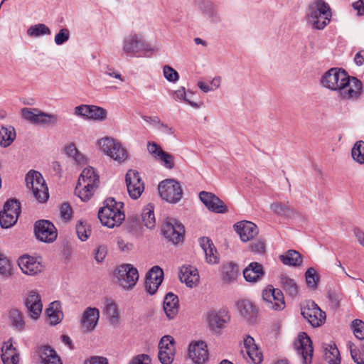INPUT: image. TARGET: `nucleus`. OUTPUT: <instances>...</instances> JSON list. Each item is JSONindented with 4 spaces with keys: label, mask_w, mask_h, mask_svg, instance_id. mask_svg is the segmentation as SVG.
<instances>
[{
    "label": "nucleus",
    "mask_w": 364,
    "mask_h": 364,
    "mask_svg": "<svg viewBox=\"0 0 364 364\" xmlns=\"http://www.w3.org/2000/svg\"><path fill=\"white\" fill-rule=\"evenodd\" d=\"M123 203L117 202L114 198H107L103 207L98 211V218L102 225L109 228L119 226L125 219Z\"/></svg>",
    "instance_id": "3"
},
{
    "label": "nucleus",
    "mask_w": 364,
    "mask_h": 364,
    "mask_svg": "<svg viewBox=\"0 0 364 364\" xmlns=\"http://www.w3.org/2000/svg\"><path fill=\"white\" fill-rule=\"evenodd\" d=\"M351 328L355 336L360 339H364V322L360 319H355L352 321Z\"/></svg>",
    "instance_id": "53"
},
{
    "label": "nucleus",
    "mask_w": 364,
    "mask_h": 364,
    "mask_svg": "<svg viewBox=\"0 0 364 364\" xmlns=\"http://www.w3.org/2000/svg\"><path fill=\"white\" fill-rule=\"evenodd\" d=\"M24 305L28 316L33 320L38 319L42 313L43 304L41 297L36 291H28L24 299Z\"/></svg>",
    "instance_id": "17"
},
{
    "label": "nucleus",
    "mask_w": 364,
    "mask_h": 364,
    "mask_svg": "<svg viewBox=\"0 0 364 364\" xmlns=\"http://www.w3.org/2000/svg\"><path fill=\"white\" fill-rule=\"evenodd\" d=\"M200 245L203 249L206 262L209 264H216L219 261L218 252L213 242L208 237H203L200 239Z\"/></svg>",
    "instance_id": "29"
},
{
    "label": "nucleus",
    "mask_w": 364,
    "mask_h": 364,
    "mask_svg": "<svg viewBox=\"0 0 364 364\" xmlns=\"http://www.w3.org/2000/svg\"><path fill=\"white\" fill-rule=\"evenodd\" d=\"M126 184L129 196L139 198L144 191V183L138 171L129 170L126 174Z\"/></svg>",
    "instance_id": "18"
},
{
    "label": "nucleus",
    "mask_w": 364,
    "mask_h": 364,
    "mask_svg": "<svg viewBox=\"0 0 364 364\" xmlns=\"http://www.w3.org/2000/svg\"><path fill=\"white\" fill-rule=\"evenodd\" d=\"M34 233L39 241L45 243L54 242L58 236L56 228L52 223L46 220H41L36 222Z\"/></svg>",
    "instance_id": "13"
},
{
    "label": "nucleus",
    "mask_w": 364,
    "mask_h": 364,
    "mask_svg": "<svg viewBox=\"0 0 364 364\" xmlns=\"http://www.w3.org/2000/svg\"><path fill=\"white\" fill-rule=\"evenodd\" d=\"M18 264L22 272L28 275L34 276L43 270V265L37 258L23 255L18 259Z\"/></svg>",
    "instance_id": "23"
},
{
    "label": "nucleus",
    "mask_w": 364,
    "mask_h": 364,
    "mask_svg": "<svg viewBox=\"0 0 364 364\" xmlns=\"http://www.w3.org/2000/svg\"><path fill=\"white\" fill-rule=\"evenodd\" d=\"M305 277L307 286L311 289H316L319 277L315 269L313 267L309 268L305 273Z\"/></svg>",
    "instance_id": "50"
},
{
    "label": "nucleus",
    "mask_w": 364,
    "mask_h": 364,
    "mask_svg": "<svg viewBox=\"0 0 364 364\" xmlns=\"http://www.w3.org/2000/svg\"><path fill=\"white\" fill-rule=\"evenodd\" d=\"M353 159L359 164H364V141H357L352 149Z\"/></svg>",
    "instance_id": "48"
},
{
    "label": "nucleus",
    "mask_w": 364,
    "mask_h": 364,
    "mask_svg": "<svg viewBox=\"0 0 364 364\" xmlns=\"http://www.w3.org/2000/svg\"><path fill=\"white\" fill-rule=\"evenodd\" d=\"M236 232L242 241L247 242L252 240L258 234L257 225L250 221L243 220L234 225Z\"/></svg>",
    "instance_id": "24"
},
{
    "label": "nucleus",
    "mask_w": 364,
    "mask_h": 364,
    "mask_svg": "<svg viewBox=\"0 0 364 364\" xmlns=\"http://www.w3.org/2000/svg\"><path fill=\"white\" fill-rule=\"evenodd\" d=\"M16 138V132L13 127L0 128V146L7 147Z\"/></svg>",
    "instance_id": "38"
},
{
    "label": "nucleus",
    "mask_w": 364,
    "mask_h": 364,
    "mask_svg": "<svg viewBox=\"0 0 364 364\" xmlns=\"http://www.w3.org/2000/svg\"><path fill=\"white\" fill-rule=\"evenodd\" d=\"M50 29L44 23H38L30 26L27 30V35L32 38H38L45 35H50Z\"/></svg>",
    "instance_id": "43"
},
{
    "label": "nucleus",
    "mask_w": 364,
    "mask_h": 364,
    "mask_svg": "<svg viewBox=\"0 0 364 364\" xmlns=\"http://www.w3.org/2000/svg\"><path fill=\"white\" fill-rule=\"evenodd\" d=\"M321 84L325 88L338 92L343 100L357 99L363 90L360 80L349 76L345 70L338 68L326 71L321 77Z\"/></svg>",
    "instance_id": "1"
},
{
    "label": "nucleus",
    "mask_w": 364,
    "mask_h": 364,
    "mask_svg": "<svg viewBox=\"0 0 364 364\" xmlns=\"http://www.w3.org/2000/svg\"><path fill=\"white\" fill-rule=\"evenodd\" d=\"M243 275L247 282H256L264 275L263 266L256 262H251L243 271Z\"/></svg>",
    "instance_id": "27"
},
{
    "label": "nucleus",
    "mask_w": 364,
    "mask_h": 364,
    "mask_svg": "<svg viewBox=\"0 0 364 364\" xmlns=\"http://www.w3.org/2000/svg\"><path fill=\"white\" fill-rule=\"evenodd\" d=\"M237 309L240 314L247 320L251 321L256 317L257 311L253 304L247 299L237 302Z\"/></svg>",
    "instance_id": "34"
},
{
    "label": "nucleus",
    "mask_w": 364,
    "mask_h": 364,
    "mask_svg": "<svg viewBox=\"0 0 364 364\" xmlns=\"http://www.w3.org/2000/svg\"><path fill=\"white\" fill-rule=\"evenodd\" d=\"M164 77L169 82H175L178 80V73L169 65H165L163 68Z\"/></svg>",
    "instance_id": "58"
},
{
    "label": "nucleus",
    "mask_w": 364,
    "mask_h": 364,
    "mask_svg": "<svg viewBox=\"0 0 364 364\" xmlns=\"http://www.w3.org/2000/svg\"><path fill=\"white\" fill-rule=\"evenodd\" d=\"M41 358L43 364H62L56 352L49 346L43 348Z\"/></svg>",
    "instance_id": "40"
},
{
    "label": "nucleus",
    "mask_w": 364,
    "mask_h": 364,
    "mask_svg": "<svg viewBox=\"0 0 364 364\" xmlns=\"http://www.w3.org/2000/svg\"><path fill=\"white\" fill-rule=\"evenodd\" d=\"M280 284L282 288L289 296L291 298L296 296L298 294V286L293 279L287 275H282L280 277Z\"/></svg>",
    "instance_id": "35"
},
{
    "label": "nucleus",
    "mask_w": 364,
    "mask_h": 364,
    "mask_svg": "<svg viewBox=\"0 0 364 364\" xmlns=\"http://www.w3.org/2000/svg\"><path fill=\"white\" fill-rule=\"evenodd\" d=\"M238 275V267L234 263L224 264L222 268V279L224 282H233Z\"/></svg>",
    "instance_id": "36"
},
{
    "label": "nucleus",
    "mask_w": 364,
    "mask_h": 364,
    "mask_svg": "<svg viewBox=\"0 0 364 364\" xmlns=\"http://www.w3.org/2000/svg\"><path fill=\"white\" fill-rule=\"evenodd\" d=\"M100 183V176L92 167L85 168L81 173L75 194L82 200L87 201L93 196Z\"/></svg>",
    "instance_id": "4"
},
{
    "label": "nucleus",
    "mask_w": 364,
    "mask_h": 364,
    "mask_svg": "<svg viewBox=\"0 0 364 364\" xmlns=\"http://www.w3.org/2000/svg\"><path fill=\"white\" fill-rule=\"evenodd\" d=\"M1 360L4 364H17L18 362V354L13 347L12 343H5L1 348Z\"/></svg>",
    "instance_id": "33"
},
{
    "label": "nucleus",
    "mask_w": 364,
    "mask_h": 364,
    "mask_svg": "<svg viewBox=\"0 0 364 364\" xmlns=\"http://www.w3.org/2000/svg\"><path fill=\"white\" fill-rule=\"evenodd\" d=\"M189 358L195 364H204L209 358L206 343L202 341H194L188 347Z\"/></svg>",
    "instance_id": "20"
},
{
    "label": "nucleus",
    "mask_w": 364,
    "mask_h": 364,
    "mask_svg": "<svg viewBox=\"0 0 364 364\" xmlns=\"http://www.w3.org/2000/svg\"><path fill=\"white\" fill-rule=\"evenodd\" d=\"M26 187L32 191L33 196L40 203H45L49 197L48 188L41 173L30 171L26 176Z\"/></svg>",
    "instance_id": "5"
},
{
    "label": "nucleus",
    "mask_w": 364,
    "mask_h": 364,
    "mask_svg": "<svg viewBox=\"0 0 364 364\" xmlns=\"http://www.w3.org/2000/svg\"><path fill=\"white\" fill-rule=\"evenodd\" d=\"M160 154L156 158L158 161H159L161 164L166 167V168L171 169L174 167L175 163H174V157L164 151H160Z\"/></svg>",
    "instance_id": "52"
},
{
    "label": "nucleus",
    "mask_w": 364,
    "mask_h": 364,
    "mask_svg": "<svg viewBox=\"0 0 364 364\" xmlns=\"http://www.w3.org/2000/svg\"><path fill=\"white\" fill-rule=\"evenodd\" d=\"M18 220L17 215L7 214L0 212V225L2 228H9L16 224Z\"/></svg>",
    "instance_id": "51"
},
{
    "label": "nucleus",
    "mask_w": 364,
    "mask_h": 364,
    "mask_svg": "<svg viewBox=\"0 0 364 364\" xmlns=\"http://www.w3.org/2000/svg\"><path fill=\"white\" fill-rule=\"evenodd\" d=\"M164 310L169 319L173 318L178 312V299L176 295L169 292L164 299Z\"/></svg>",
    "instance_id": "30"
},
{
    "label": "nucleus",
    "mask_w": 364,
    "mask_h": 364,
    "mask_svg": "<svg viewBox=\"0 0 364 364\" xmlns=\"http://www.w3.org/2000/svg\"><path fill=\"white\" fill-rule=\"evenodd\" d=\"M153 49L148 44L142 35L131 33L124 37L121 48V56L130 58L149 57Z\"/></svg>",
    "instance_id": "2"
},
{
    "label": "nucleus",
    "mask_w": 364,
    "mask_h": 364,
    "mask_svg": "<svg viewBox=\"0 0 364 364\" xmlns=\"http://www.w3.org/2000/svg\"><path fill=\"white\" fill-rule=\"evenodd\" d=\"M176 353L175 340L169 335L163 336L159 343V359L161 364H171Z\"/></svg>",
    "instance_id": "14"
},
{
    "label": "nucleus",
    "mask_w": 364,
    "mask_h": 364,
    "mask_svg": "<svg viewBox=\"0 0 364 364\" xmlns=\"http://www.w3.org/2000/svg\"><path fill=\"white\" fill-rule=\"evenodd\" d=\"M99 146L101 151L109 156V154L112 153V149H119V141L109 137H105L99 141Z\"/></svg>",
    "instance_id": "45"
},
{
    "label": "nucleus",
    "mask_w": 364,
    "mask_h": 364,
    "mask_svg": "<svg viewBox=\"0 0 364 364\" xmlns=\"http://www.w3.org/2000/svg\"><path fill=\"white\" fill-rule=\"evenodd\" d=\"M21 112L24 119L34 124L54 126L58 122V117L56 114L47 113L37 108L24 107L21 109Z\"/></svg>",
    "instance_id": "7"
},
{
    "label": "nucleus",
    "mask_w": 364,
    "mask_h": 364,
    "mask_svg": "<svg viewBox=\"0 0 364 364\" xmlns=\"http://www.w3.org/2000/svg\"><path fill=\"white\" fill-rule=\"evenodd\" d=\"M294 348L303 360L304 364L311 363L314 348L310 337L304 332L301 333L294 343Z\"/></svg>",
    "instance_id": "15"
},
{
    "label": "nucleus",
    "mask_w": 364,
    "mask_h": 364,
    "mask_svg": "<svg viewBox=\"0 0 364 364\" xmlns=\"http://www.w3.org/2000/svg\"><path fill=\"white\" fill-rule=\"evenodd\" d=\"M7 214L17 215L18 217L21 213L20 203L16 199L8 200L4 206V210Z\"/></svg>",
    "instance_id": "49"
},
{
    "label": "nucleus",
    "mask_w": 364,
    "mask_h": 364,
    "mask_svg": "<svg viewBox=\"0 0 364 364\" xmlns=\"http://www.w3.org/2000/svg\"><path fill=\"white\" fill-rule=\"evenodd\" d=\"M350 355L352 359L356 364H364V360L361 358L360 354L361 352L359 349H358L353 344L349 345Z\"/></svg>",
    "instance_id": "62"
},
{
    "label": "nucleus",
    "mask_w": 364,
    "mask_h": 364,
    "mask_svg": "<svg viewBox=\"0 0 364 364\" xmlns=\"http://www.w3.org/2000/svg\"><path fill=\"white\" fill-rule=\"evenodd\" d=\"M164 279V272L159 266L153 267L146 275L144 287L147 293L154 294Z\"/></svg>",
    "instance_id": "21"
},
{
    "label": "nucleus",
    "mask_w": 364,
    "mask_h": 364,
    "mask_svg": "<svg viewBox=\"0 0 364 364\" xmlns=\"http://www.w3.org/2000/svg\"><path fill=\"white\" fill-rule=\"evenodd\" d=\"M109 156L115 161L122 162L127 158V153L119 142V149H112V153L109 154Z\"/></svg>",
    "instance_id": "55"
},
{
    "label": "nucleus",
    "mask_w": 364,
    "mask_h": 364,
    "mask_svg": "<svg viewBox=\"0 0 364 364\" xmlns=\"http://www.w3.org/2000/svg\"><path fill=\"white\" fill-rule=\"evenodd\" d=\"M199 198L209 210L216 213L228 212L226 205L214 193L203 191L199 193Z\"/></svg>",
    "instance_id": "22"
},
{
    "label": "nucleus",
    "mask_w": 364,
    "mask_h": 364,
    "mask_svg": "<svg viewBox=\"0 0 364 364\" xmlns=\"http://www.w3.org/2000/svg\"><path fill=\"white\" fill-rule=\"evenodd\" d=\"M66 154L72 157L77 164H82L85 162V156L77 150L75 144L70 143L65 148Z\"/></svg>",
    "instance_id": "47"
},
{
    "label": "nucleus",
    "mask_w": 364,
    "mask_h": 364,
    "mask_svg": "<svg viewBox=\"0 0 364 364\" xmlns=\"http://www.w3.org/2000/svg\"><path fill=\"white\" fill-rule=\"evenodd\" d=\"M262 296L268 309L281 311L286 306L284 294L279 289L269 286L262 291Z\"/></svg>",
    "instance_id": "12"
},
{
    "label": "nucleus",
    "mask_w": 364,
    "mask_h": 364,
    "mask_svg": "<svg viewBox=\"0 0 364 364\" xmlns=\"http://www.w3.org/2000/svg\"><path fill=\"white\" fill-rule=\"evenodd\" d=\"M271 210L277 215H288L289 208L280 203H274L270 205Z\"/></svg>",
    "instance_id": "60"
},
{
    "label": "nucleus",
    "mask_w": 364,
    "mask_h": 364,
    "mask_svg": "<svg viewBox=\"0 0 364 364\" xmlns=\"http://www.w3.org/2000/svg\"><path fill=\"white\" fill-rule=\"evenodd\" d=\"M100 318V311L95 307L87 308L81 318V326L84 331L92 332L97 325Z\"/></svg>",
    "instance_id": "25"
},
{
    "label": "nucleus",
    "mask_w": 364,
    "mask_h": 364,
    "mask_svg": "<svg viewBox=\"0 0 364 364\" xmlns=\"http://www.w3.org/2000/svg\"><path fill=\"white\" fill-rule=\"evenodd\" d=\"M198 7L202 14L211 23H217L221 21V17L217 11L216 6L210 0H200Z\"/></svg>",
    "instance_id": "26"
},
{
    "label": "nucleus",
    "mask_w": 364,
    "mask_h": 364,
    "mask_svg": "<svg viewBox=\"0 0 364 364\" xmlns=\"http://www.w3.org/2000/svg\"><path fill=\"white\" fill-rule=\"evenodd\" d=\"M117 283L124 290L132 289L139 279V272L132 264L119 266L114 272Z\"/></svg>",
    "instance_id": "8"
},
{
    "label": "nucleus",
    "mask_w": 364,
    "mask_h": 364,
    "mask_svg": "<svg viewBox=\"0 0 364 364\" xmlns=\"http://www.w3.org/2000/svg\"><path fill=\"white\" fill-rule=\"evenodd\" d=\"M129 364H151V358L148 355L140 354L134 357Z\"/></svg>",
    "instance_id": "63"
},
{
    "label": "nucleus",
    "mask_w": 364,
    "mask_h": 364,
    "mask_svg": "<svg viewBox=\"0 0 364 364\" xmlns=\"http://www.w3.org/2000/svg\"><path fill=\"white\" fill-rule=\"evenodd\" d=\"M180 279L189 287L196 286L199 282L197 269L192 266H183L180 271Z\"/></svg>",
    "instance_id": "28"
},
{
    "label": "nucleus",
    "mask_w": 364,
    "mask_h": 364,
    "mask_svg": "<svg viewBox=\"0 0 364 364\" xmlns=\"http://www.w3.org/2000/svg\"><path fill=\"white\" fill-rule=\"evenodd\" d=\"M46 312L51 325H56L61 322L63 314L59 301H55L51 302L49 307L46 309Z\"/></svg>",
    "instance_id": "32"
},
{
    "label": "nucleus",
    "mask_w": 364,
    "mask_h": 364,
    "mask_svg": "<svg viewBox=\"0 0 364 364\" xmlns=\"http://www.w3.org/2000/svg\"><path fill=\"white\" fill-rule=\"evenodd\" d=\"M84 364H109L105 357L94 355L85 360Z\"/></svg>",
    "instance_id": "64"
},
{
    "label": "nucleus",
    "mask_w": 364,
    "mask_h": 364,
    "mask_svg": "<svg viewBox=\"0 0 364 364\" xmlns=\"http://www.w3.org/2000/svg\"><path fill=\"white\" fill-rule=\"evenodd\" d=\"M164 236L173 244H178L183 238L185 232L183 225L174 218H168L161 227Z\"/></svg>",
    "instance_id": "11"
},
{
    "label": "nucleus",
    "mask_w": 364,
    "mask_h": 364,
    "mask_svg": "<svg viewBox=\"0 0 364 364\" xmlns=\"http://www.w3.org/2000/svg\"><path fill=\"white\" fill-rule=\"evenodd\" d=\"M301 314L313 327H319L326 321V313L313 301H307L301 308Z\"/></svg>",
    "instance_id": "10"
},
{
    "label": "nucleus",
    "mask_w": 364,
    "mask_h": 364,
    "mask_svg": "<svg viewBox=\"0 0 364 364\" xmlns=\"http://www.w3.org/2000/svg\"><path fill=\"white\" fill-rule=\"evenodd\" d=\"M0 274L9 277L11 274V265L9 259L0 252Z\"/></svg>",
    "instance_id": "56"
},
{
    "label": "nucleus",
    "mask_w": 364,
    "mask_h": 364,
    "mask_svg": "<svg viewBox=\"0 0 364 364\" xmlns=\"http://www.w3.org/2000/svg\"><path fill=\"white\" fill-rule=\"evenodd\" d=\"M76 233L81 241H86L90 235L91 229L86 222L79 220L76 224Z\"/></svg>",
    "instance_id": "46"
},
{
    "label": "nucleus",
    "mask_w": 364,
    "mask_h": 364,
    "mask_svg": "<svg viewBox=\"0 0 364 364\" xmlns=\"http://www.w3.org/2000/svg\"><path fill=\"white\" fill-rule=\"evenodd\" d=\"M102 304V311L107 316L109 322L112 325H116L119 321V313L117 304L114 300L110 298H105Z\"/></svg>",
    "instance_id": "31"
},
{
    "label": "nucleus",
    "mask_w": 364,
    "mask_h": 364,
    "mask_svg": "<svg viewBox=\"0 0 364 364\" xmlns=\"http://www.w3.org/2000/svg\"><path fill=\"white\" fill-rule=\"evenodd\" d=\"M109 156L115 161L122 162L127 158V153L119 142V149H112V153L109 154Z\"/></svg>",
    "instance_id": "54"
},
{
    "label": "nucleus",
    "mask_w": 364,
    "mask_h": 364,
    "mask_svg": "<svg viewBox=\"0 0 364 364\" xmlns=\"http://www.w3.org/2000/svg\"><path fill=\"white\" fill-rule=\"evenodd\" d=\"M230 320V313L225 308L213 310L208 314L210 328L216 333L220 332L223 328H225Z\"/></svg>",
    "instance_id": "16"
},
{
    "label": "nucleus",
    "mask_w": 364,
    "mask_h": 364,
    "mask_svg": "<svg viewBox=\"0 0 364 364\" xmlns=\"http://www.w3.org/2000/svg\"><path fill=\"white\" fill-rule=\"evenodd\" d=\"M331 17L329 6L322 1H318L310 9L309 22L313 28L321 30L330 22Z\"/></svg>",
    "instance_id": "6"
},
{
    "label": "nucleus",
    "mask_w": 364,
    "mask_h": 364,
    "mask_svg": "<svg viewBox=\"0 0 364 364\" xmlns=\"http://www.w3.org/2000/svg\"><path fill=\"white\" fill-rule=\"evenodd\" d=\"M158 189L161 198L170 203H178L183 196L180 183L173 179H166L161 181Z\"/></svg>",
    "instance_id": "9"
},
{
    "label": "nucleus",
    "mask_w": 364,
    "mask_h": 364,
    "mask_svg": "<svg viewBox=\"0 0 364 364\" xmlns=\"http://www.w3.org/2000/svg\"><path fill=\"white\" fill-rule=\"evenodd\" d=\"M9 318L13 326L18 331H23L25 328L26 323L22 313L16 309H11L9 312Z\"/></svg>",
    "instance_id": "42"
},
{
    "label": "nucleus",
    "mask_w": 364,
    "mask_h": 364,
    "mask_svg": "<svg viewBox=\"0 0 364 364\" xmlns=\"http://www.w3.org/2000/svg\"><path fill=\"white\" fill-rule=\"evenodd\" d=\"M107 117V111L95 105H90V112L88 111L87 119L103 121Z\"/></svg>",
    "instance_id": "44"
},
{
    "label": "nucleus",
    "mask_w": 364,
    "mask_h": 364,
    "mask_svg": "<svg viewBox=\"0 0 364 364\" xmlns=\"http://www.w3.org/2000/svg\"><path fill=\"white\" fill-rule=\"evenodd\" d=\"M174 95H175L176 100H183L194 108L199 107V105H198V103L193 102L186 97V90L183 87H181L180 89L177 90L175 92Z\"/></svg>",
    "instance_id": "57"
},
{
    "label": "nucleus",
    "mask_w": 364,
    "mask_h": 364,
    "mask_svg": "<svg viewBox=\"0 0 364 364\" xmlns=\"http://www.w3.org/2000/svg\"><path fill=\"white\" fill-rule=\"evenodd\" d=\"M70 38V31L68 28H61L55 36V43L60 46L68 41Z\"/></svg>",
    "instance_id": "59"
},
{
    "label": "nucleus",
    "mask_w": 364,
    "mask_h": 364,
    "mask_svg": "<svg viewBox=\"0 0 364 364\" xmlns=\"http://www.w3.org/2000/svg\"><path fill=\"white\" fill-rule=\"evenodd\" d=\"M283 264L290 266H299L302 262L301 255L296 250H289L285 255H280Z\"/></svg>",
    "instance_id": "39"
},
{
    "label": "nucleus",
    "mask_w": 364,
    "mask_h": 364,
    "mask_svg": "<svg viewBox=\"0 0 364 364\" xmlns=\"http://www.w3.org/2000/svg\"><path fill=\"white\" fill-rule=\"evenodd\" d=\"M107 248L105 245L98 246L94 251L95 259L97 262H102L106 257Z\"/></svg>",
    "instance_id": "61"
},
{
    "label": "nucleus",
    "mask_w": 364,
    "mask_h": 364,
    "mask_svg": "<svg viewBox=\"0 0 364 364\" xmlns=\"http://www.w3.org/2000/svg\"><path fill=\"white\" fill-rule=\"evenodd\" d=\"M241 353L245 360L254 364H259L263 360L262 351L250 336H247L244 339V349L241 350Z\"/></svg>",
    "instance_id": "19"
},
{
    "label": "nucleus",
    "mask_w": 364,
    "mask_h": 364,
    "mask_svg": "<svg viewBox=\"0 0 364 364\" xmlns=\"http://www.w3.org/2000/svg\"><path fill=\"white\" fill-rule=\"evenodd\" d=\"M141 219L144 225L147 228L152 229L155 227L156 220L154 213V206L151 204H148L143 208L141 212Z\"/></svg>",
    "instance_id": "41"
},
{
    "label": "nucleus",
    "mask_w": 364,
    "mask_h": 364,
    "mask_svg": "<svg viewBox=\"0 0 364 364\" xmlns=\"http://www.w3.org/2000/svg\"><path fill=\"white\" fill-rule=\"evenodd\" d=\"M324 358L329 364H340L339 350L335 344H326L324 347Z\"/></svg>",
    "instance_id": "37"
}]
</instances>
